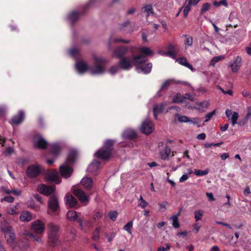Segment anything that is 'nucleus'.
I'll return each mask as SVG.
<instances>
[{
  "mask_svg": "<svg viewBox=\"0 0 251 251\" xmlns=\"http://www.w3.org/2000/svg\"><path fill=\"white\" fill-rule=\"evenodd\" d=\"M55 186H48L45 184H41L38 187V191L46 196L53 194L49 199L48 201V214H50V210L55 213L59 209L58 201L56 196L54 194Z\"/></svg>",
  "mask_w": 251,
  "mask_h": 251,
  "instance_id": "f257e3e1",
  "label": "nucleus"
},
{
  "mask_svg": "<svg viewBox=\"0 0 251 251\" xmlns=\"http://www.w3.org/2000/svg\"><path fill=\"white\" fill-rule=\"evenodd\" d=\"M1 230L3 233L4 237L8 245H10L14 250L17 251H22L23 249L17 245L16 241V234L13 227L7 222L2 224Z\"/></svg>",
  "mask_w": 251,
  "mask_h": 251,
  "instance_id": "f03ea898",
  "label": "nucleus"
},
{
  "mask_svg": "<svg viewBox=\"0 0 251 251\" xmlns=\"http://www.w3.org/2000/svg\"><path fill=\"white\" fill-rule=\"evenodd\" d=\"M77 156V152L76 150L70 151L65 163L59 167L60 174L62 177L66 178L71 176L73 171L71 165L75 161Z\"/></svg>",
  "mask_w": 251,
  "mask_h": 251,
  "instance_id": "7ed1b4c3",
  "label": "nucleus"
},
{
  "mask_svg": "<svg viewBox=\"0 0 251 251\" xmlns=\"http://www.w3.org/2000/svg\"><path fill=\"white\" fill-rule=\"evenodd\" d=\"M113 145V141L108 140L105 141L103 147L97 151L95 153L96 158L102 160L108 159L111 154L112 147Z\"/></svg>",
  "mask_w": 251,
  "mask_h": 251,
  "instance_id": "20e7f679",
  "label": "nucleus"
},
{
  "mask_svg": "<svg viewBox=\"0 0 251 251\" xmlns=\"http://www.w3.org/2000/svg\"><path fill=\"white\" fill-rule=\"evenodd\" d=\"M106 59L101 57H94V65L89 67V72L93 75H100L103 74L105 70V65Z\"/></svg>",
  "mask_w": 251,
  "mask_h": 251,
  "instance_id": "39448f33",
  "label": "nucleus"
},
{
  "mask_svg": "<svg viewBox=\"0 0 251 251\" xmlns=\"http://www.w3.org/2000/svg\"><path fill=\"white\" fill-rule=\"evenodd\" d=\"M49 226L50 230L49 233V238L50 241L53 245H57L59 242L58 238L59 227L53 223L49 224Z\"/></svg>",
  "mask_w": 251,
  "mask_h": 251,
  "instance_id": "423d86ee",
  "label": "nucleus"
},
{
  "mask_svg": "<svg viewBox=\"0 0 251 251\" xmlns=\"http://www.w3.org/2000/svg\"><path fill=\"white\" fill-rule=\"evenodd\" d=\"M31 228L35 233L41 235L45 231V225L42 221L36 220L31 223Z\"/></svg>",
  "mask_w": 251,
  "mask_h": 251,
  "instance_id": "0eeeda50",
  "label": "nucleus"
},
{
  "mask_svg": "<svg viewBox=\"0 0 251 251\" xmlns=\"http://www.w3.org/2000/svg\"><path fill=\"white\" fill-rule=\"evenodd\" d=\"M118 64L122 69L124 70H129L132 68L133 65H134L133 64V57H123L120 59Z\"/></svg>",
  "mask_w": 251,
  "mask_h": 251,
  "instance_id": "6e6552de",
  "label": "nucleus"
},
{
  "mask_svg": "<svg viewBox=\"0 0 251 251\" xmlns=\"http://www.w3.org/2000/svg\"><path fill=\"white\" fill-rule=\"evenodd\" d=\"M154 126L152 122L146 120L143 122L140 127L141 132L145 134H150L153 132Z\"/></svg>",
  "mask_w": 251,
  "mask_h": 251,
  "instance_id": "1a4fd4ad",
  "label": "nucleus"
},
{
  "mask_svg": "<svg viewBox=\"0 0 251 251\" xmlns=\"http://www.w3.org/2000/svg\"><path fill=\"white\" fill-rule=\"evenodd\" d=\"M33 145L36 148L41 149H45L47 145L48 142L43 138L40 134H36L33 138Z\"/></svg>",
  "mask_w": 251,
  "mask_h": 251,
  "instance_id": "9d476101",
  "label": "nucleus"
},
{
  "mask_svg": "<svg viewBox=\"0 0 251 251\" xmlns=\"http://www.w3.org/2000/svg\"><path fill=\"white\" fill-rule=\"evenodd\" d=\"M41 172V167L38 164L32 165L26 170L27 176L29 177H35L38 176Z\"/></svg>",
  "mask_w": 251,
  "mask_h": 251,
  "instance_id": "9b49d317",
  "label": "nucleus"
},
{
  "mask_svg": "<svg viewBox=\"0 0 251 251\" xmlns=\"http://www.w3.org/2000/svg\"><path fill=\"white\" fill-rule=\"evenodd\" d=\"M101 169L100 161L94 160L89 165L87 170L88 172L93 175H97L99 173Z\"/></svg>",
  "mask_w": 251,
  "mask_h": 251,
  "instance_id": "f8f14e48",
  "label": "nucleus"
},
{
  "mask_svg": "<svg viewBox=\"0 0 251 251\" xmlns=\"http://www.w3.org/2000/svg\"><path fill=\"white\" fill-rule=\"evenodd\" d=\"M75 68L78 74H82L87 71H89V67L83 60H78L75 62Z\"/></svg>",
  "mask_w": 251,
  "mask_h": 251,
  "instance_id": "ddd939ff",
  "label": "nucleus"
},
{
  "mask_svg": "<svg viewBox=\"0 0 251 251\" xmlns=\"http://www.w3.org/2000/svg\"><path fill=\"white\" fill-rule=\"evenodd\" d=\"M128 51V48L125 46H119L114 49L113 51V56L117 58L121 59Z\"/></svg>",
  "mask_w": 251,
  "mask_h": 251,
  "instance_id": "4468645a",
  "label": "nucleus"
},
{
  "mask_svg": "<svg viewBox=\"0 0 251 251\" xmlns=\"http://www.w3.org/2000/svg\"><path fill=\"white\" fill-rule=\"evenodd\" d=\"M73 193L81 203L86 204L89 201V198L82 190L75 189L74 190Z\"/></svg>",
  "mask_w": 251,
  "mask_h": 251,
  "instance_id": "2eb2a0df",
  "label": "nucleus"
},
{
  "mask_svg": "<svg viewBox=\"0 0 251 251\" xmlns=\"http://www.w3.org/2000/svg\"><path fill=\"white\" fill-rule=\"evenodd\" d=\"M168 51L166 52H164L161 50L158 51V53L162 56H168L172 58L175 59L176 57V55L177 53V50L176 47L173 45H170L168 46Z\"/></svg>",
  "mask_w": 251,
  "mask_h": 251,
  "instance_id": "dca6fc26",
  "label": "nucleus"
},
{
  "mask_svg": "<svg viewBox=\"0 0 251 251\" xmlns=\"http://www.w3.org/2000/svg\"><path fill=\"white\" fill-rule=\"evenodd\" d=\"M46 178L48 180L54 182L56 184H58L61 182V179L59 177L58 173L54 170L50 171L47 173Z\"/></svg>",
  "mask_w": 251,
  "mask_h": 251,
  "instance_id": "f3484780",
  "label": "nucleus"
},
{
  "mask_svg": "<svg viewBox=\"0 0 251 251\" xmlns=\"http://www.w3.org/2000/svg\"><path fill=\"white\" fill-rule=\"evenodd\" d=\"M241 57L237 56L231 62L230 67L233 73H236L239 70L241 65Z\"/></svg>",
  "mask_w": 251,
  "mask_h": 251,
  "instance_id": "a211bd4d",
  "label": "nucleus"
},
{
  "mask_svg": "<svg viewBox=\"0 0 251 251\" xmlns=\"http://www.w3.org/2000/svg\"><path fill=\"white\" fill-rule=\"evenodd\" d=\"M66 205L69 207L76 208L77 201L76 199L71 195H67L65 197Z\"/></svg>",
  "mask_w": 251,
  "mask_h": 251,
  "instance_id": "6ab92c4d",
  "label": "nucleus"
},
{
  "mask_svg": "<svg viewBox=\"0 0 251 251\" xmlns=\"http://www.w3.org/2000/svg\"><path fill=\"white\" fill-rule=\"evenodd\" d=\"M226 115L228 120L231 122L233 125L237 124V121L239 117L238 113L227 109L226 111Z\"/></svg>",
  "mask_w": 251,
  "mask_h": 251,
  "instance_id": "aec40b11",
  "label": "nucleus"
},
{
  "mask_svg": "<svg viewBox=\"0 0 251 251\" xmlns=\"http://www.w3.org/2000/svg\"><path fill=\"white\" fill-rule=\"evenodd\" d=\"M80 15L81 14L79 12L75 10L72 11L68 14L67 19L73 24L79 18Z\"/></svg>",
  "mask_w": 251,
  "mask_h": 251,
  "instance_id": "412c9836",
  "label": "nucleus"
},
{
  "mask_svg": "<svg viewBox=\"0 0 251 251\" xmlns=\"http://www.w3.org/2000/svg\"><path fill=\"white\" fill-rule=\"evenodd\" d=\"M129 42V40H124L121 38H117L114 36H111L109 37L108 40V49L111 48V45L113 43H123L125 44H128Z\"/></svg>",
  "mask_w": 251,
  "mask_h": 251,
  "instance_id": "4be33fe9",
  "label": "nucleus"
},
{
  "mask_svg": "<svg viewBox=\"0 0 251 251\" xmlns=\"http://www.w3.org/2000/svg\"><path fill=\"white\" fill-rule=\"evenodd\" d=\"M152 68V64L150 63L146 65H141L137 68V71L139 73L147 74L151 72Z\"/></svg>",
  "mask_w": 251,
  "mask_h": 251,
  "instance_id": "5701e85b",
  "label": "nucleus"
},
{
  "mask_svg": "<svg viewBox=\"0 0 251 251\" xmlns=\"http://www.w3.org/2000/svg\"><path fill=\"white\" fill-rule=\"evenodd\" d=\"M20 220L22 222H29L32 219V216L28 211H23L21 213Z\"/></svg>",
  "mask_w": 251,
  "mask_h": 251,
  "instance_id": "b1692460",
  "label": "nucleus"
},
{
  "mask_svg": "<svg viewBox=\"0 0 251 251\" xmlns=\"http://www.w3.org/2000/svg\"><path fill=\"white\" fill-rule=\"evenodd\" d=\"M175 83V81L174 79H168L166 80L161 85L160 89L158 91V92L156 94V96L157 97H160L161 96V91L167 89L169 87L174 84Z\"/></svg>",
  "mask_w": 251,
  "mask_h": 251,
  "instance_id": "393cba45",
  "label": "nucleus"
},
{
  "mask_svg": "<svg viewBox=\"0 0 251 251\" xmlns=\"http://www.w3.org/2000/svg\"><path fill=\"white\" fill-rule=\"evenodd\" d=\"M78 222L81 229L84 230L87 227L92 226V223L90 220L85 219L79 218L78 219Z\"/></svg>",
  "mask_w": 251,
  "mask_h": 251,
  "instance_id": "a878e982",
  "label": "nucleus"
},
{
  "mask_svg": "<svg viewBox=\"0 0 251 251\" xmlns=\"http://www.w3.org/2000/svg\"><path fill=\"white\" fill-rule=\"evenodd\" d=\"M24 118V113L23 111H20L17 115L13 117L12 122L14 124L18 125L23 121Z\"/></svg>",
  "mask_w": 251,
  "mask_h": 251,
  "instance_id": "bb28decb",
  "label": "nucleus"
},
{
  "mask_svg": "<svg viewBox=\"0 0 251 251\" xmlns=\"http://www.w3.org/2000/svg\"><path fill=\"white\" fill-rule=\"evenodd\" d=\"M61 148V145L59 143H54L50 146L51 153L54 155H57L60 152Z\"/></svg>",
  "mask_w": 251,
  "mask_h": 251,
  "instance_id": "cd10ccee",
  "label": "nucleus"
},
{
  "mask_svg": "<svg viewBox=\"0 0 251 251\" xmlns=\"http://www.w3.org/2000/svg\"><path fill=\"white\" fill-rule=\"evenodd\" d=\"M209 106V102L207 101H203L201 102H197L195 104L194 108L201 111L204 112L205 109Z\"/></svg>",
  "mask_w": 251,
  "mask_h": 251,
  "instance_id": "c85d7f7f",
  "label": "nucleus"
},
{
  "mask_svg": "<svg viewBox=\"0 0 251 251\" xmlns=\"http://www.w3.org/2000/svg\"><path fill=\"white\" fill-rule=\"evenodd\" d=\"M166 105V102H163L161 103L160 105L158 104H155L153 106V114L155 119H157V116L158 114L160 113L163 109L164 108L165 106Z\"/></svg>",
  "mask_w": 251,
  "mask_h": 251,
  "instance_id": "c756f323",
  "label": "nucleus"
},
{
  "mask_svg": "<svg viewBox=\"0 0 251 251\" xmlns=\"http://www.w3.org/2000/svg\"><path fill=\"white\" fill-rule=\"evenodd\" d=\"M133 64L134 65H137L145 62L147 60V57L144 55H139L133 57Z\"/></svg>",
  "mask_w": 251,
  "mask_h": 251,
  "instance_id": "7c9ffc66",
  "label": "nucleus"
},
{
  "mask_svg": "<svg viewBox=\"0 0 251 251\" xmlns=\"http://www.w3.org/2000/svg\"><path fill=\"white\" fill-rule=\"evenodd\" d=\"M81 184L86 188L90 189L92 187L93 181L91 178L84 177L81 179Z\"/></svg>",
  "mask_w": 251,
  "mask_h": 251,
  "instance_id": "2f4dec72",
  "label": "nucleus"
},
{
  "mask_svg": "<svg viewBox=\"0 0 251 251\" xmlns=\"http://www.w3.org/2000/svg\"><path fill=\"white\" fill-rule=\"evenodd\" d=\"M136 136V132L133 129L130 128L125 130L123 133V136L124 138H133Z\"/></svg>",
  "mask_w": 251,
  "mask_h": 251,
  "instance_id": "473e14b6",
  "label": "nucleus"
},
{
  "mask_svg": "<svg viewBox=\"0 0 251 251\" xmlns=\"http://www.w3.org/2000/svg\"><path fill=\"white\" fill-rule=\"evenodd\" d=\"M176 61L179 64L184 66H185L190 69L191 71H194V69L191 65H190L187 59L184 57H181L176 59Z\"/></svg>",
  "mask_w": 251,
  "mask_h": 251,
  "instance_id": "72a5a7b5",
  "label": "nucleus"
},
{
  "mask_svg": "<svg viewBox=\"0 0 251 251\" xmlns=\"http://www.w3.org/2000/svg\"><path fill=\"white\" fill-rule=\"evenodd\" d=\"M171 153V149L166 146L163 151H160V156L161 159L164 160L168 159Z\"/></svg>",
  "mask_w": 251,
  "mask_h": 251,
  "instance_id": "f704fd0d",
  "label": "nucleus"
},
{
  "mask_svg": "<svg viewBox=\"0 0 251 251\" xmlns=\"http://www.w3.org/2000/svg\"><path fill=\"white\" fill-rule=\"evenodd\" d=\"M18 206V204L16 205H12L7 207L6 212L9 215H17L19 212L17 210V207Z\"/></svg>",
  "mask_w": 251,
  "mask_h": 251,
  "instance_id": "c9c22d12",
  "label": "nucleus"
},
{
  "mask_svg": "<svg viewBox=\"0 0 251 251\" xmlns=\"http://www.w3.org/2000/svg\"><path fill=\"white\" fill-rule=\"evenodd\" d=\"M67 216L69 220L75 221L77 219V215L76 212L74 210L69 211L67 214Z\"/></svg>",
  "mask_w": 251,
  "mask_h": 251,
  "instance_id": "e433bc0d",
  "label": "nucleus"
},
{
  "mask_svg": "<svg viewBox=\"0 0 251 251\" xmlns=\"http://www.w3.org/2000/svg\"><path fill=\"white\" fill-rule=\"evenodd\" d=\"M179 214V212L176 215H173L170 219L172 221L173 226L175 228H178L179 226V224L178 220V216Z\"/></svg>",
  "mask_w": 251,
  "mask_h": 251,
  "instance_id": "4c0bfd02",
  "label": "nucleus"
},
{
  "mask_svg": "<svg viewBox=\"0 0 251 251\" xmlns=\"http://www.w3.org/2000/svg\"><path fill=\"white\" fill-rule=\"evenodd\" d=\"M204 214V211L202 210H198L194 211V215L195 221L198 222L202 219Z\"/></svg>",
  "mask_w": 251,
  "mask_h": 251,
  "instance_id": "58836bf2",
  "label": "nucleus"
},
{
  "mask_svg": "<svg viewBox=\"0 0 251 251\" xmlns=\"http://www.w3.org/2000/svg\"><path fill=\"white\" fill-rule=\"evenodd\" d=\"M139 51L142 55H144L146 56V55H150L153 54V52L151 50L150 48L147 47H141L139 49Z\"/></svg>",
  "mask_w": 251,
  "mask_h": 251,
  "instance_id": "ea45409f",
  "label": "nucleus"
},
{
  "mask_svg": "<svg viewBox=\"0 0 251 251\" xmlns=\"http://www.w3.org/2000/svg\"><path fill=\"white\" fill-rule=\"evenodd\" d=\"M142 11L143 12L147 13V16L148 17L150 15L153 14V8L151 5L149 4L146 5L142 8Z\"/></svg>",
  "mask_w": 251,
  "mask_h": 251,
  "instance_id": "a19ab883",
  "label": "nucleus"
},
{
  "mask_svg": "<svg viewBox=\"0 0 251 251\" xmlns=\"http://www.w3.org/2000/svg\"><path fill=\"white\" fill-rule=\"evenodd\" d=\"M133 226V222L132 221L128 222L123 227V229L126 231L130 234H132L131 229Z\"/></svg>",
  "mask_w": 251,
  "mask_h": 251,
  "instance_id": "79ce46f5",
  "label": "nucleus"
},
{
  "mask_svg": "<svg viewBox=\"0 0 251 251\" xmlns=\"http://www.w3.org/2000/svg\"><path fill=\"white\" fill-rule=\"evenodd\" d=\"M224 58H225V57L223 55H220V56L214 57L211 59L210 63V65L214 66L217 62H218V61H219Z\"/></svg>",
  "mask_w": 251,
  "mask_h": 251,
  "instance_id": "37998d69",
  "label": "nucleus"
},
{
  "mask_svg": "<svg viewBox=\"0 0 251 251\" xmlns=\"http://www.w3.org/2000/svg\"><path fill=\"white\" fill-rule=\"evenodd\" d=\"M148 205V203L145 201L142 196H141L139 198V199L138 200V206L142 208H145L146 207H147Z\"/></svg>",
  "mask_w": 251,
  "mask_h": 251,
  "instance_id": "c03bdc74",
  "label": "nucleus"
},
{
  "mask_svg": "<svg viewBox=\"0 0 251 251\" xmlns=\"http://www.w3.org/2000/svg\"><path fill=\"white\" fill-rule=\"evenodd\" d=\"M213 4L215 7H219L221 5H223L225 7H227V2L226 0H222L219 1H215L213 2Z\"/></svg>",
  "mask_w": 251,
  "mask_h": 251,
  "instance_id": "a18cd8bd",
  "label": "nucleus"
},
{
  "mask_svg": "<svg viewBox=\"0 0 251 251\" xmlns=\"http://www.w3.org/2000/svg\"><path fill=\"white\" fill-rule=\"evenodd\" d=\"M119 70V67L118 66L113 65L108 69L107 72L111 75H114L118 72Z\"/></svg>",
  "mask_w": 251,
  "mask_h": 251,
  "instance_id": "49530a36",
  "label": "nucleus"
},
{
  "mask_svg": "<svg viewBox=\"0 0 251 251\" xmlns=\"http://www.w3.org/2000/svg\"><path fill=\"white\" fill-rule=\"evenodd\" d=\"M184 100L183 96L181 97L180 94H176L173 98V102L174 103L182 102Z\"/></svg>",
  "mask_w": 251,
  "mask_h": 251,
  "instance_id": "de8ad7c7",
  "label": "nucleus"
},
{
  "mask_svg": "<svg viewBox=\"0 0 251 251\" xmlns=\"http://www.w3.org/2000/svg\"><path fill=\"white\" fill-rule=\"evenodd\" d=\"M194 173L196 176H203L208 174L209 170L208 169L204 171H202L201 170H196Z\"/></svg>",
  "mask_w": 251,
  "mask_h": 251,
  "instance_id": "09e8293b",
  "label": "nucleus"
},
{
  "mask_svg": "<svg viewBox=\"0 0 251 251\" xmlns=\"http://www.w3.org/2000/svg\"><path fill=\"white\" fill-rule=\"evenodd\" d=\"M211 6V4L209 3H204L201 8V12L203 13L206 11H207L209 10L210 7Z\"/></svg>",
  "mask_w": 251,
  "mask_h": 251,
  "instance_id": "8fccbe9b",
  "label": "nucleus"
},
{
  "mask_svg": "<svg viewBox=\"0 0 251 251\" xmlns=\"http://www.w3.org/2000/svg\"><path fill=\"white\" fill-rule=\"evenodd\" d=\"M177 120L180 123H187L190 122V119L186 116H179Z\"/></svg>",
  "mask_w": 251,
  "mask_h": 251,
  "instance_id": "3c124183",
  "label": "nucleus"
},
{
  "mask_svg": "<svg viewBox=\"0 0 251 251\" xmlns=\"http://www.w3.org/2000/svg\"><path fill=\"white\" fill-rule=\"evenodd\" d=\"M192 5L189 3L184 7L183 13L184 17L186 18L188 16V13L190 11Z\"/></svg>",
  "mask_w": 251,
  "mask_h": 251,
  "instance_id": "603ef678",
  "label": "nucleus"
},
{
  "mask_svg": "<svg viewBox=\"0 0 251 251\" xmlns=\"http://www.w3.org/2000/svg\"><path fill=\"white\" fill-rule=\"evenodd\" d=\"M28 236L32 238L33 239V241L38 242V243H42V240L40 237H38L36 235H34L32 233H29L28 234Z\"/></svg>",
  "mask_w": 251,
  "mask_h": 251,
  "instance_id": "864d4df0",
  "label": "nucleus"
},
{
  "mask_svg": "<svg viewBox=\"0 0 251 251\" xmlns=\"http://www.w3.org/2000/svg\"><path fill=\"white\" fill-rule=\"evenodd\" d=\"M100 228L98 227L94 231L93 234V238L95 240H97L100 237Z\"/></svg>",
  "mask_w": 251,
  "mask_h": 251,
  "instance_id": "5fc2aeb1",
  "label": "nucleus"
},
{
  "mask_svg": "<svg viewBox=\"0 0 251 251\" xmlns=\"http://www.w3.org/2000/svg\"><path fill=\"white\" fill-rule=\"evenodd\" d=\"M27 206L35 210H38L39 209V207L37 206H35L34 204V201L32 200L29 201L27 202Z\"/></svg>",
  "mask_w": 251,
  "mask_h": 251,
  "instance_id": "6e6d98bb",
  "label": "nucleus"
},
{
  "mask_svg": "<svg viewBox=\"0 0 251 251\" xmlns=\"http://www.w3.org/2000/svg\"><path fill=\"white\" fill-rule=\"evenodd\" d=\"M216 114V110H213L212 112L207 113L205 116V120L204 122H208L213 115Z\"/></svg>",
  "mask_w": 251,
  "mask_h": 251,
  "instance_id": "4d7b16f0",
  "label": "nucleus"
},
{
  "mask_svg": "<svg viewBox=\"0 0 251 251\" xmlns=\"http://www.w3.org/2000/svg\"><path fill=\"white\" fill-rule=\"evenodd\" d=\"M14 199L13 197L8 196H6L4 198L2 199L0 201L2 202L3 201H5L11 203L14 201Z\"/></svg>",
  "mask_w": 251,
  "mask_h": 251,
  "instance_id": "13d9d810",
  "label": "nucleus"
},
{
  "mask_svg": "<svg viewBox=\"0 0 251 251\" xmlns=\"http://www.w3.org/2000/svg\"><path fill=\"white\" fill-rule=\"evenodd\" d=\"M78 52V50L76 48H73L69 50V54L70 56L75 57Z\"/></svg>",
  "mask_w": 251,
  "mask_h": 251,
  "instance_id": "bf43d9fd",
  "label": "nucleus"
},
{
  "mask_svg": "<svg viewBox=\"0 0 251 251\" xmlns=\"http://www.w3.org/2000/svg\"><path fill=\"white\" fill-rule=\"evenodd\" d=\"M185 44L188 46H191L193 44V39L191 37L186 36V40L185 41Z\"/></svg>",
  "mask_w": 251,
  "mask_h": 251,
  "instance_id": "052dcab7",
  "label": "nucleus"
},
{
  "mask_svg": "<svg viewBox=\"0 0 251 251\" xmlns=\"http://www.w3.org/2000/svg\"><path fill=\"white\" fill-rule=\"evenodd\" d=\"M117 215L118 213L116 211H111L109 213L110 218L113 221H115L116 219Z\"/></svg>",
  "mask_w": 251,
  "mask_h": 251,
  "instance_id": "680f3d73",
  "label": "nucleus"
},
{
  "mask_svg": "<svg viewBox=\"0 0 251 251\" xmlns=\"http://www.w3.org/2000/svg\"><path fill=\"white\" fill-rule=\"evenodd\" d=\"M102 216V213L99 211H96L93 214V219L95 221L99 220Z\"/></svg>",
  "mask_w": 251,
  "mask_h": 251,
  "instance_id": "e2e57ef3",
  "label": "nucleus"
},
{
  "mask_svg": "<svg viewBox=\"0 0 251 251\" xmlns=\"http://www.w3.org/2000/svg\"><path fill=\"white\" fill-rule=\"evenodd\" d=\"M200 121V120L199 118H195L190 119V122H189V123H191L194 125H197L198 127H200L201 126L199 125Z\"/></svg>",
  "mask_w": 251,
  "mask_h": 251,
  "instance_id": "0e129e2a",
  "label": "nucleus"
},
{
  "mask_svg": "<svg viewBox=\"0 0 251 251\" xmlns=\"http://www.w3.org/2000/svg\"><path fill=\"white\" fill-rule=\"evenodd\" d=\"M130 25V23L129 21H127L126 22H125L123 23H122L121 25H120V29L123 30V29H124V28L125 27H126L128 26H129Z\"/></svg>",
  "mask_w": 251,
  "mask_h": 251,
  "instance_id": "69168bd1",
  "label": "nucleus"
},
{
  "mask_svg": "<svg viewBox=\"0 0 251 251\" xmlns=\"http://www.w3.org/2000/svg\"><path fill=\"white\" fill-rule=\"evenodd\" d=\"M169 203L167 201H163L162 203H159V206L160 209H165L168 206Z\"/></svg>",
  "mask_w": 251,
  "mask_h": 251,
  "instance_id": "338daca9",
  "label": "nucleus"
},
{
  "mask_svg": "<svg viewBox=\"0 0 251 251\" xmlns=\"http://www.w3.org/2000/svg\"><path fill=\"white\" fill-rule=\"evenodd\" d=\"M189 177L188 176V175L185 174L183 175L179 179V182L181 183L183 182L186 180H187L188 179Z\"/></svg>",
  "mask_w": 251,
  "mask_h": 251,
  "instance_id": "774afa93",
  "label": "nucleus"
}]
</instances>
